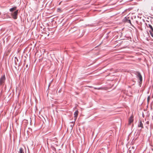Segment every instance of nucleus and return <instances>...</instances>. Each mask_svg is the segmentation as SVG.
Instances as JSON below:
<instances>
[{
	"label": "nucleus",
	"instance_id": "15",
	"mask_svg": "<svg viewBox=\"0 0 153 153\" xmlns=\"http://www.w3.org/2000/svg\"><path fill=\"white\" fill-rule=\"evenodd\" d=\"M149 123V122L148 121L146 122V123L147 124H148Z\"/></svg>",
	"mask_w": 153,
	"mask_h": 153
},
{
	"label": "nucleus",
	"instance_id": "10",
	"mask_svg": "<svg viewBox=\"0 0 153 153\" xmlns=\"http://www.w3.org/2000/svg\"><path fill=\"white\" fill-rule=\"evenodd\" d=\"M125 22L127 23H129L131 25V21L129 19H126V20H125Z\"/></svg>",
	"mask_w": 153,
	"mask_h": 153
},
{
	"label": "nucleus",
	"instance_id": "14",
	"mask_svg": "<svg viewBox=\"0 0 153 153\" xmlns=\"http://www.w3.org/2000/svg\"><path fill=\"white\" fill-rule=\"evenodd\" d=\"M26 67L27 68H28V65H26Z\"/></svg>",
	"mask_w": 153,
	"mask_h": 153
},
{
	"label": "nucleus",
	"instance_id": "13",
	"mask_svg": "<svg viewBox=\"0 0 153 153\" xmlns=\"http://www.w3.org/2000/svg\"><path fill=\"white\" fill-rule=\"evenodd\" d=\"M101 88H94V89H97V90H100V89H101Z\"/></svg>",
	"mask_w": 153,
	"mask_h": 153
},
{
	"label": "nucleus",
	"instance_id": "1",
	"mask_svg": "<svg viewBox=\"0 0 153 153\" xmlns=\"http://www.w3.org/2000/svg\"><path fill=\"white\" fill-rule=\"evenodd\" d=\"M135 74L137 76V77L140 80L139 82L140 84H141L142 82V77L141 74L139 72L137 71L136 72Z\"/></svg>",
	"mask_w": 153,
	"mask_h": 153
},
{
	"label": "nucleus",
	"instance_id": "11",
	"mask_svg": "<svg viewBox=\"0 0 153 153\" xmlns=\"http://www.w3.org/2000/svg\"><path fill=\"white\" fill-rule=\"evenodd\" d=\"M151 36L153 37V32L152 31H149Z\"/></svg>",
	"mask_w": 153,
	"mask_h": 153
},
{
	"label": "nucleus",
	"instance_id": "8",
	"mask_svg": "<svg viewBox=\"0 0 153 153\" xmlns=\"http://www.w3.org/2000/svg\"><path fill=\"white\" fill-rule=\"evenodd\" d=\"M78 111L77 110V111H75L74 113V117L76 118V117L78 115Z\"/></svg>",
	"mask_w": 153,
	"mask_h": 153
},
{
	"label": "nucleus",
	"instance_id": "4",
	"mask_svg": "<svg viewBox=\"0 0 153 153\" xmlns=\"http://www.w3.org/2000/svg\"><path fill=\"white\" fill-rule=\"evenodd\" d=\"M133 116H131L129 119L128 121V124L129 125H130L133 122Z\"/></svg>",
	"mask_w": 153,
	"mask_h": 153
},
{
	"label": "nucleus",
	"instance_id": "6",
	"mask_svg": "<svg viewBox=\"0 0 153 153\" xmlns=\"http://www.w3.org/2000/svg\"><path fill=\"white\" fill-rule=\"evenodd\" d=\"M16 7H14L10 9L9 10L10 12H11V13L13 12V11L14 10H15L16 9Z\"/></svg>",
	"mask_w": 153,
	"mask_h": 153
},
{
	"label": "nucleus",
	"instance_id": "5",
	"mask_svg": "<svg viewBox=\"0 0 153 153\" xmlns=\"http://www.w3.org/2000/svg\"><path fill=\"white\" fill-rule=\"evenodd\" d=\"M146 24V25L147 27H149L150 28L151 30H150L149 31H152L153 32V28L152 26L150 24H148V25H147V24Z\"/></svg>",
	"mask_w": 153,
	"mask_h": 153
},
{
	"label": "nucleus",
	"instance_id": "7",
	"mask_svg": "<svg viewBox=\"0 0 153 153\" xmlns=\"http://www.w3.org/2000/svg\"><path fill=\"white\" fill-rule=\"evenodd\" d=\"M138 127H140L142 128H143V124L142 123L141 121H140V122L139 123L138 125Z\"/></svg>",
	"mask_w": 153,
	"mask_h": 153
},
{
	"label": "nucleus",
	"instance_id": "9",
	"mask_svg": "<svg viewBox=\"0 0 153 153\" xmlns=\"http://www.w3.org/2000/svg\"><path fill=\"white\" fill-rule=\"evenodd\" d=\"M19 153H24L23 149L22 148H20L19 149Z\"/></svg>",
	"mask_w": 153,
	"mask_h": 153
},
{
	"label": "nucleus",
	"instance_id": "12",
	"mask_svg": "<svg viewBox=\"0 0 153 153\" xmlns=\"http://www.w3.org/2000/svg\"><path fill=\"white\" fill-rule=\"evenodd\" d=\"M150 99V97L149 96L147 98V101L148 102H149Z\"/></svg>",
	"mask_w": 153,
	"mask_h": 153
},
{
	"label": "nucleus",
	"instance_id": "2",
	"mask_svg": "<svg viewBox=\"0 0 153 153\" xmlns=\"http://www.w3.org/2000/svg\"><path fill=\"white\" fill-rule=\"evenodd\" d=\"M19 10H16L15 12L11 13V15L14 19H16L17 18Z\"/></svg>",
	"mask_w": 153,
	"mask_h": 153
},
{
	"label": "nucleus",
	"instance_id": "3",
	"mask_svg": "<svg viewBox=\"0 0 153 153\" xmlns=\"http://www.w3.org/2000/svg\"><path fill=\"white\" fill-rule=\"evenodd\" d=\"M5 80V77L4 75L1 76L0 78V85H2L4 84Z\"/></svg>",
	"mask_w": 153,
	"mask_h": 153
}]
</instances>
